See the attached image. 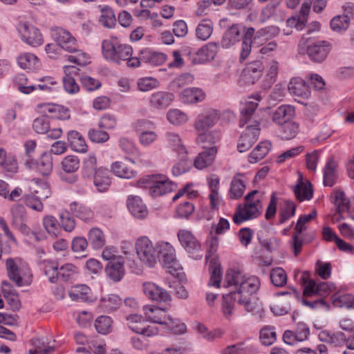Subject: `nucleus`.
<instances>
[{
  "label": "nucleus",
  "mask_w": 354,
  "mask_h": 354,
  "mask_svg": "<svg viewBox=\"0 0 354 354\" xmlns=\"http://www.w3.org/2000/svg\"><path fill=\"white\" fill-rule=\"evenodd\" d=\"M223 287L233 290L237 304L249 313H253L258 308L257 301L252 295L260 287L259 278L244 273L239 269L230 268L225 273Z\"/></svg>",
  "instance_id": "1"
},
{
  "label": "nucleus",
  "mask_w": 354,
  "mask_h": 354,
  "mask_svg": "<svg viewBox=\"0 0 354 354\" xmlns=\"http://www.w3.org/2000/svg\"><path fill=\"white\" fill-rule=\"evenodd\" d=\"M258 103L247 102L241 111L240 127L247 124L246 129L240 137L237 149L241 153L245 152L257 142L260 133L259 124L257 120L252 121V116L257 108Z\"/></svg>",
  "instance_id": "2"
},
{
  "label": "nucleus",
  "mask_w": 354,
  "mask_h": 354,
  "mask_svg": "<svg viewBox=\"0 0 354 354\" xmlns=\"http://www.w3.org/2000/svg\"><path fill=\"white\" fill-rule=\"evenodd\" d=\"M51 36L61 48L69 53H77L76 55H69V62L79 66H84L89 62V57L78 50L76 39L68 30L61 27H54L51 28Z\"/></svg>",
  "instance_id": "3"
},
{
  "label": "nucleus",
  "mask_w": 354,
  "mask_h": 354,
  "mask_svg": "<svg viewBox=\"0 0 354 354\" xmlns=\"http://www.w3.org/2000/svg\"><path fill=\"white\" fill-rule=\"evenodd\" d=\"M145 315L151 322L165 325L174 334H183L186 332L187 327L184 323L177 319L172 318L167 314L165 309L156 306H145Z\"/></svg>",
  "instance_id": "4"
},
{
  "label": "nucleus",
  "mask_w": 354,
  "mask_h": 354,
  "mask_svg": "<svg viewBox=\"0 0 354 354\" xmlns=\"http://www.w3.org/2000/svg\"><path fill=\"white\" fill-rule=\"evenodd\" d=\"M257 190H253L245 197V203L243 206L239 205L233 216V221L236 225L259 216L262 211V205L259 199H254Z\"/></svg>",
  "instance_id": "5"
},
{
  "label": "nucleus",
  "mask_w": 354,
  "mask_h": 354,
  "mask_svg": "<svg viewBox=\"0 0 354 354\" xmlns=\"http://www.w3.org/2000/svg\"><path fill=\"white\" fill-rule=\"evenodd\" d=\"M102 52L105 59L120 64L122 61L129 62L133 57L132 47L120 44L116 39H105L102 44Z\"/></svg>",
  "instance_id": "6"
},
{
  "label": "nucleus",
  "mask_w": 354,
  "mask_h": 354,
  "mask_svg": "<svg viewBox=\"0 0 354 354\" xmlns=\"http://www.w3.org/2000/svg\"><path fill=\"white\" fill-rule=\"evenodd\" d=\"M137 185L140 187H148L149 194L152 197L160 196L173 192L177 188L176 184L165 177L157 176H145L139 179Z\"/></svg>",
  "instance_id": "7"
},
{
  "label": "nucleus",
  "mask_w": 354,
  "mask_h": 354,
  "mask_svg": "<svg viewBox=\"0 0 354 354\" xmlns=\"http://www.w3.org/2000/svg\"><path fill=\"white\" fill-rule=\"evenodd\" d=\"M6 266L9 279L17 287L28 286L31 284L32 274L27 265H18L12 259H8Z\"/></svg>",
  "instance_id": "8"
},
{
  "label": "nucleus",
  "mask_w": 354,
  "mask_h": 354,
  "mask_svg": "<svg viewBox=\"0 0 354 354\" xmlns=\"http://www.w3.org/2000/svg\"><path fill=\"white\" fill-rule=\"evenodd\" d=\"M301 279L304 286V296L305 297L318 295L321 298H324L335 289V286L333 283L320 282L317 283L314 279H309V273L307 272H303Z\"/></svg>",
  "instance_id": "9"
},
{
  "label": "nucleus",
  "mask_w": 354,
  "mask_h": 354,
  "mask_svg": "<svg viewBox=\"0 0 354 354\" xmlns=\"http://www.w3.org/2000/svg\"><path fill=\"white\" fill-rule=\"evenodd\" d=\"M136 250L138 259L145 266L153 268L156 264V243L147 236H141L136 242Z\"/></svg>",
  "instance_id": "10"
},
{
  "label": "nucleus",
  "mask_w": 354,
  "mask_h": 354,
  "mask_svg": "<svg viewBox=\"0 0 354 354\" xmlns=\"http://www.w3.org/2000/svg\"><path fill=\"white\" fill-rule=\"evenodd\" d=\"M167 60V55L163 53L153 51L149 48H145L140 51L138 57H132L128 62V66L137 67L141 62L156 66L164 64Z\"/></svg>",
  "instance_id": "11"
},
{
  "label": "nucleus",
  "mask_w": 354,
  "mask_h": 354,
  "mask_svg": "<svg viewBox=\"0 0 354 354\" xmlns=\"http://www.w3.org/2000/svg\"><path fill=\"white\" fill-rule=\"evenodd\" d=\"M37 188L28 194L24 196L25 204L32 209L41 212L44 209L42 199L47 198L50 195L49 185L46 183L37 185Z\"/></svg>",
  "instance_id": "12"
},
{
  "label": "nucleus",
  "mask_w": 354,
  "mask_h": 354,
  "mask_svg": "<svg viewBox=\"0 0 354 354\" xmlns=\"http://www.w3.org/2000/svg\"><path fill=\"white\" fill-rule=\"evenodd\" d=\"M177 236L181 245L194 258L201 259L203 257L201 244L190 231L180 230Z\"/></svg>",
  "instance_id": "13"
},
{
  "label": "nucleus",
  "mask_w": 354,
  "mask_h": 354,
  "mask_svg": "<svg viewBox=\"0 0 354 354\" xmlns=\"http://www.w3.org/2000/svg\"><path fill=\"white\" fill-rule=\"evenodd\" d=\"M18 30L21 39L33 47L39 46L44 39L39 30L28 22H21L19 24Z\"/></svg>",
  "instance_id": "14"
},
{
  "label": "nucleus",
  "mask_w": 354,
  "mask_h": 354,
  "mask_svg": "<svg viewBox=\"0 0 354 354\" xmlns=\"http://www.w3.org/2000/svg\"><path fill=\"white\" fill-rule=\"evenodd\" d=\"M156 252V261L162 262L164 267L171 268L176 263L175 249L169 242L158 241Z\"/></svg>",
  "instance_id": "15"
},
{
  "label": "nucleus",
  "mask_w": 354,
  "mask_h": 354,
  "mask_svg": "<svg viewBox=\"0 0 354 354\" xmlns=\"http://www.w3.org/2000/svg\"><path fill=\"white\" fill-rule=\"evenodd\" d=\"M220 113L216 109H209L199 114L195 120L194 127L198 132L209 131L219 120Z\"/></svg>",
  "instance_id": "16"
},
{
  "label": "nucleus",
  "mask_w": 354,
  "mask_h": 354,
  "mask_svg": "<svg viewBox=\"0 0 354 354\" xmlns=\"http://www.w3.org/2000/svg\"><path fill=\"white\" fill-rule=\"evenodd\" d=\"M142 290L146 297L158 303H167L171 301V296L167 290L153 282H145Z\"/></svg>",
  "instance_id": "17"
},
{
  "label": "nucleus",
  "mask_w": 354,
  "mask_h": 354,
  "mask_svg": "<svg viewBox=\"0 0 354 354\" xmlns=\"http://www.w3.org/2000/svg\"><path fill=\"white\" fill-rule=\"evenodd\" d=\"M331 50V45L326 41H319L308 45L307 54L314 62L320 63L327 57Z\"/></svg>",
  "instance_id": "18"
},
{
  "label": "nucleus",
  "mask_w": 354,
  "mask_h": 354,
  "mask_svg": "<svg viewBox=\"0 0 354 354\" xmlns=\"http://www.w3.org/2000/svg\"><path fill=\"white\" fill-rule=\"evenodd\" d=\"M289 93L295 97V100L302 103V100L308 99L310 95V90L308 85L301 77H293L290 80L288 86Z\"/></svg>",
  "instance_id": "19"
},
{
  "label": "nucleus",
  "mask_w": 354,
  "mask_h": 354,
  "mask_svg": "<svg viewBox=\"0 0 354 354\" xmlns=\"http://www.w3.org/2000/svg\"><path fill=\"white\" fill-rule=\"evenodd\" d=\"M263 66L261 61H254L249 64L243 69L241 81L245 84H254L262 75Z\"/></svg>",
  "instance_id": "20"
},
{
  "label": "nucleus",
  "mask_w": 354,
  "mask_h": 354,
  "mask_svg": "<svg viewBox=\"0 0 354 354\" xmlns=\"http://www.w3.org/2000/svg\"><path fill=\"white\" fill-rule=\"evenodd\" d=\"M312 0H304L299 15L292 16L286 21L287 26L295 28L297 30H302L307 22V16L310 10Z\"/></svg>",
  "instance_id": "21"
},
{
  "label": "nucleus",
  "mask_w": 354,
  "mask_h": 354,
  "mask_svg": "<svg viewBox=\"0 0 354 354\" xmlns=\"http://www.w3.org/2000/svg\"><path fill=\"white\" fill-rule=\"evenodd\" d=\"M124 260L122 256L113 259L109 261L106 266V272L110 279L115 281L122 279L124 274Z\"/></svg>",
  "instance_id": "22"
},
{
  "label": "nucleus",
  "mask_w": 354,
  "mask_h": 354,
  "mask_svg": "<svg viewBox=\"0 0 354 354\" xmlns=\"http://www.w3.org/2000/svg\"><path fill=\"white\" fill-rule=\"evenodd\" d=\"M243 27L240 24L232 25L223 35L221 45L223 48H229L241 38Z\"/></svg>",
  "instance_id": "23"
},
{
  "label": "nucleus",
  "mask_w": 354,
  "mask_h": 354,
  "mask_svg": "<svg viewBox=\"0 0 354 354\" xmlns=\"http://www.w3.org/2000/svg\"><path fill=\"white\" fill-rule=\"evenodd\" d=\"M295 112L294 106L288 104L281 105L273 112L272 120L279 127L291 120L295 115Z\"/></svg>",
  "instance_id": "24"
},
{
  "label": "nucleus",
  "mask_w": 354,
  "mask_h": 354,
  "mask_svg": "<svg viewBox=\"0 0 354 354\" xmlns=\"http://www.w3.org/2000/svg\"><path fill=\"white\" fill-rule=\"evenodd\" d=\"M323 183L324 186L333 187L337 179V162L333 157L328 158L324 167Z\"/></svg>",
  "instance_id": "25"
},
{
  "label": "nucleus",
  "mask_w": 354,
  "mask_h": 354,
  "mask_svg": "<svg viewBox=\"0 0 354 354\" xmlns=\"http://www.w3.org/2000/svg\"><path fill=\"white\" fill-rule=\"evenodd\" d=\"M127 205L131 214L136 218H144L148 214L146 205L138 196H129Z\"/></svg>",
  "instance_id": "26"
},
{
  "label": "nucleus",
  "mask_w": 354,
  "mask_h": 354,
  "mask_svg": "<svg viewBox=\"0 0 354 354\" xmlns=\"http://www.w3.org/2000/svg\"><path fill=\"white\" fill-rule=\"evenodd\" d=\"M90 180H93L94 185L100 192L106 191L111 183L109 169L103 167H99L98 171Z\"/></svg>",
  "instance_id": "27"
},
{
  "label": "nucleus",
  "mask_w": 354,
  "mask_h": 354,
  "mask_svg": "<svg viewBox=\"0 0 354 354\" xmlns=\"http://www.w3.org/2000/svg\"><path fill=\"white\" fill-rule=\"evenodd\" d=\"M205 93L201 88L191 87L184 89L180 94V100L185 104H195L202 102Z\"/></svg>",
  "instance_id": "28"
},
{
  "label": "nucleus",
  "mask_w": 354,
  "mask_h": 354,
  "mask_svg": "<svg viewBox=\"0 0 354 354\" xmlns=\"http://www.w3.org/2000/svg\"><path fill=\"white\" fill-rule=\"evenodd\" d=\"M220 140V134L215 131L198 132L196 143L205 150L216 147L214 144Z\"/></svg>",
  "instance_id": "29"
},
{
  "label": "nucleus",
  "mask_w": 354,
  "mask_h": 354,
  "mask_svg": "<svg viewBox=\"0 0 354 354\" xmlns=\"http://www.w3.org/2000/svg\"><path fill=\"white\" fill-rule=\"evenodd\" d=\"M293 191L299 201H309L313 196L312 184L309 181L304 182L301 177L298 179L297 183L293 187Z\"/></svg>",
  "instance_id": "30"
},
{
  "label": "nucleus",
  "mask_w": 354,
  "mask_h": 354,
  "mask_svg": "<svg viewBox=\"0 0 354 354\" xmlns=\"http://www.w3.org/2000/svg\"><path fill=\"white\" fill-rule=\"evenodd\" d=\"M217 153V148L212 147L198 153L192 165L198 169H203L214 162Z\"/></svg>",
  "instance_id": "31"
},
{
  "label": "nucleus",
  "mask_w": 354,
  "mask_h": 354,
  "mask_svg": "<svg viewBox=\"0 0 354 354\" xmlns=\"http://www.w3.org/2000/svg\"><path fill=\"white\" fill-rule=\"evenodd\" d=\"M69 296L75 301H91L92 292L91 288L85 284L74 286L69 291Z\"/></svg>",
  "instance_id": "32"
},
{
  "label": "nucleus",
  "mask_w": 354,
  "mask_h": 354,
  "mask_svg": "<svg viewBox=\"0 0 354 354\" xmlns=\"http://www.w3.org/2000/svg\"><path fill=\"white\" fill-rule=\"evenodd\" d=\"M174 99V95L171 93L158 91L151 95L150 104L156 109H165L169 106Z\"/></svg>",
  "instance_id": "33"
},
{
  "label": "nucleus",
  "mask_w": 354,
  "mask_h": 354,
  "mask_svg": "<svg viewBox=\"0 0 354 354\" xmlns=\"http://www.w3.org/2000/svg\"><path fill=\"white\" fill-rule=\"evenodd\" d=\"M333 202L337 207L339 217L342 218L341 214L342 213H349V210H351L353 205V201L350 202L343 191L335 190L333 192Z\"/></svg>",
  "instance_id": "34"
},
{
  "label": "nucleus",
  "mask_w": 354,
  "mask_h": 354,
  "mask_svg": "<svg viewBox=\"0 0 354 354\" xmlns=\"http://www.w3.org/2000/svg\"><path fill=\"white\" fill-rule=\"evenodd\" d=\"M67 139L71 149L75 151L85 153L88 146L84 137L77 131H70L67 133Z\"/></svg>",
  "instance_id": "35"
},
{
  "label": "nucleus",
  "mask_w": 354,
  "mask_h": 354,
  "mask_svg": "<svg viewBox=\"0 0 354 354\" xmlns=\"http://www.w3.org/2000/svg\"><path fill=\"white\" fill-rule=\"evenodd\" d=\"M112 172L118 177L131 179L136 176L137 171L122 161H116L111 165Z\"/></svg>",
  "instance_id": "36"
},
{
  "label": "nucleus",
  "mask_w": 354,
  "mask_h": 354,
  "mask_svg": "<svg viewBox=\"0 0 354 354\" xmlns=\"http://www.w3.org/2000/svg\"><path fill=\"white\" fill-rule=\"evenodd\" d=\"M299 131V125L297 122L290 120L279 127V136L283 140H291L296 137Z\"/></svg>",
  "instance_id": "37"
},
{
  "label": "nucleus",
  "mask_w": 354,
  "mask_h": 354,
  "mask_svg": "<svg viewBox=\"0 0 354 354\" xmlns=\"http://www.w3.org/2000/svg\"><path fill=\"white\" fill-rule=\"evenodd\" d=\"M97 158L94 154H88L83 160L82 174L85 178L90 179L98 171Z\"/></svg>",
  "instance_id": "38"
},
{
  "label": "nucleus",
  "mask_w": 354,
  "mask_h": 354,
  "mask_svg": "<svg viewBox=\"0 0 354 354\" xmlns=\"http://www.w3.org/2000/svg\"><path fill=\"white\" fill-rule=\"evenodd\" d=\"M70 212L73 216L86 222L89 221L94 216L93 211L89 207L77 202L70 205Z\"/></svg>",
  "instance_id": "39"
},
{
  "label": "nucleus",
  "mask_w": 354,
  "mask_h": 354,
  "mask_svg": "<svg viewBox=\"0 0 354 354\" xmlns=\"http://www.w3.org/2000/svg\"><path fill=\"white\" fill-rule=\"evenodd\" d=\"M213 30L214 24L212 21L209 19H204L196 26V36L199 40L206 41L211 37Z\"/></svg>",
  "instance_id": "40"
},
{
  "label": "nucleus",
  "mask_w": 354,
  "mask_h": 354,
  "mask_svg": "<svg viewBox=\"0 0 354 354\" xmlns=\"http://www.w3.org/2000/svg\"><path fill=\"white\" fill-rule=\"evenodd\" d=\"M243 177V176L242 174H237L233 178L229 192L230 198L236 200L243 196L245 188V185L242 179Z\"/></svg>",
  "instance_id": "41"
},
{
  "label": "nucleus",
  "mask_w": 354,
  "mask_h": 354,
  "mask_svg": "<svg viewBox=\"0 0 354 354\" xmlns=\"http://www.w3.org/2000/svg\"><path fill=\"white\" fill-rule=\"evenodd\" d=\"M36 167L41 175L48 176L53 170V156L51 153H43L37 162Z\"/></svg>",
  "instance_id": "42"
},
{
  "label": "nucleus",
  "mask_w": 354,
  "mask_h": 354,
  "mask_svg": "<svg viewBox=\"0 0 354 354\" xmlns=\"http://www.w3.org/2000/svg\"><path fill=\"white\" fill-rule=\"evenodd\" d=\"M237 303V299L233 290H230L229 293L224 294L223 296L222 312L227 319H230L234 310V304Z\"/></svg>",
  "instance_id": "43"
},
{
  "label": "nucleus",
  "mask_w": 354,
  "mask_h": 354,
  "mask_svg": "<svg viewBox=\"0 0 354 354\" xmlns=\"http://www.w3.org/2000/svg\"><path fill=\"white\" fill-rule=\"evenodd\" d=\"M88 239V241L95 250L101 249L106 244L104 234L98 227H93L89 230Z\"/></svg>",
  "instance_id": "44"
},
{
  "label": "nucleus",
  "mask_w": 354,
  "mask_h": 354,
  "mask_svg": "<svg viewBox=\"0 0 354 354\" xmlns=\"http://www.w3.org/2000/svg\"><path fill=\"white\" fill-rule=\"evenodd\" d=\"M271 143L269 142H260L251 152L248 157L250 163H256L263 159L269 152Z\"/></svg>",
  "instance_id": "45"
},
{
  "label": "nucleus",
  "mask_w": 354,
  "mask_h": 354,
  "mask_svg": "<svg viewBox=\"0 0 354 354\" xmlns=\"http://www.w3.org/2000/svg\"><path fill=\"white\" fill-rule=\"evenodd\" d=\"M166 137L169 147L178 154V156H185L187 154V151L182 143V140L178 134L172 132H168L166 134Z\"/></svg>",
  "instance_id": "46"
},
{
  "label": "nucleus",
  "mask_w": 354,
  "mask_h": 354,
  "mask_svg": "<svg viewBox=\"0 0 354 354\" xmlns=\"http://www.w3.org/2000/svg\"><path fill=\"white\" fill-rule=\"evenodd\" d=\"M296 211L295 204L289 200L283 202L279 212V223L283 224L294 216Z\"/></svg>",
  "instance_id": "47"
},
{
  "label": "nucleus",
  "mask_w": 354,
  "mask_h": 354,
  "mask_svg": "<svg viewBox=\"0 0 354 354\" xmlns=\"http://www.w3.org/2000/svg\"><path fill=\"white\" fill-rule=\"evenodd\" d=\"M122 299L117 295L111 294L103 297L100 300V306L106 311H112L119 308Z\"/></svg>",
  "instance_id": "48"
},
{
  "label": "nucleus",
  "mask_w": 354,
  "mask_h": 354,
  "mask_svg": "<svg viewBox=\"0 0 354 354\" xmlns=\"http://www.w3.org/2000/svg\"><path fill=\"white\" fill-rule=\"evenodd\" d=\"M43 270L46 276L51 283H55L59 279L58 264L56 262L50 261H44Z\"/></svg>",
  "instance_id": "49"
},
{
  "label": "nucleus",
  "mask_w": 354,
  "mask_h": 354,
  "mask_svg": "<svg viewBox=\"0 0 354 354\" xmlns=\"http://www.w3.org/2000/svg\"><path fill=\"white\" fill-rule=\"evenodd\" d=\"M180 160L172 167V174L175 176L182 175L190 170L192 166V161L187 158V155L178 156Z\"/></svg>",
  "instance_id": "50"
},
{
  "label": "nucleus",
  "mask_w": 354,
  "mask_h": 354,
  "mask_svg": "<svg viewBox=\"0 0 354 354\" xmlns=\"http://www.w3.org/2000/svg\"><path fill=\"white\" fill-rule=\"evenodd\" d=\"M219 46L217 42H208L198 50V54L206 60H213L218 52Z\"/></svg>",
  "instance_id": "51"
},
{
  "label": "nucleus",
  "mask_w": 354,
  "mask_h": 354,
  "mask_svg": "<svg viewBox=\"0 0 354 354\" xmlns=\"http://www.w3.org/2000/svg\"><path fill=\"white\" fill-rule=\"evenodd\" d=\"M272 283L276 287H283L287 283V274L281 268H273L270 274Z\"/></svg>",
  "instance_id": "52"
},
{
  "label": "nucleus",
  "mask_w": 354,
  "mask_h": 354,
  "mask_svg": "<svg viewBox=\"0 0 354 354\" xmlns=\"http://www.w3.org/2000/svg\"><path fill=\"white\" fill-rule=\"evenodd\" d=\"M100 22L107 28H112L115 25L116 19L115 14L109 6H104L101 9Z\"/></svg>",
  "instance_id": "53"
},
{
  "label": "nucleus",
  "mask_w": 354,
  "mask_h": 354,
  "mask_svg": "<svg viewBox=\"0 0 354 354\" xmlns=\"http://www.w3.org/2000/svg\"><path fill=\"white\" fill-rule=\"evenodd\" d=\"M350 24V19L347 15H338L330 21V27L335 32L346 30Z\"/></svg>",
  "instance_id": "54"
},
{
  "label": "nucleus",
  "mask_w": 354,
  "mask_h": 354,
  "mask_svg": "<svg viewBox=\"0 0 354 354\" xmlns=\"http://www.w3.org/2000/svg\"><path fill=\"white\" fill-rule=\"evenodd\" d=\"M259 339L262 344L265 346L272 345L277 339L274 328L272 326L263 327L260 331Z\"/></svg>",
  "instance_id": "55"
},
{
  "label": "nucleus",
  "mask_w": 354,
  "mask_h": 354,
  "mask_svg": "<svg viewBox=\"0 0 354 354\" xmlns=\"http://www.w3.org/2000/svg\"><path fill=\"white\" fill-rule=\"evenodd\" d=\"M32 344L35 346V351H30V354H49L54 351L53 346H49L43 338H35L32 340Z\"/></svg>",
  "instance_id": "56"
},
{
  "label": "nucleus",
  "mask_w": 354,
  "mask_h": 354,
  "mask_svg": "<svg viewBox=\"0 0 354 354\" xmlns=\"http://www.w3.org/2000/svg\"><path fill=\"white\" fill-rule=\"evenodd\" d=\"M167 118L169 122L174 125H181L188 120L187 115L179 109L169 110Z\"/></svg>",
  "instance_id": "57"
},
{
  "label": "nucleus",
  "mask_w": 354,
  "mask_h": 354,
  "mask_svg": "<svg viewBox=\"0 0 354 354\" xmlns=\"http://www.w3.org/2000/svg\"><path fill=\"white\" fill-rule=\"evenodd\" d=\"M62 166L64 171L74 173L80 167V159L76 156H67L62 161Z\"/></svg>",
  "instance_id": "58"
},
{
  "label": "nucleus",
  "mask_w": 354,
  "mask_h": 354,
  "mask_svg": "<svg viewBox=\"0 0 354 354\" xmlns=\"http://www.w3.org/2000/svg\"><path fill=\"white\" fill-rule=\"evenodd\" d=\"M33 130L40 134L48 132L50 129V122L48 115H41L34 120L32 122Z\"/></svg>",
  "instance_id": "59"
},
{
  "label": "nucleus",
  "mask_w": 354,
  "mask_h": 354,
  "mask_svg": "<svg viewBox=\"0 0 354 354\" xmlns=\"http://www.w3.org/2000/svg\"><path fill=\"white\" fill-rule=\"evenodd\" d=\"M76 274V267L71 263H66L59 269V278L64 281H68L73 279Z\"/></svg>",
  "instance_id": "60"
},
{
  "label": "nucleus",
  "mask_w": 354,
  "mask_h": 354,
  "mask_svg": "<svg viewBox=\"0 0 354 354\" xmlns=\"http://www.w3.org/2000/svg\"><path fill=\"white\" fill-rule=\"evenodd\" d=\"M111 323L110 317L102 315L96 319L95 326L98 333L106 334L111 330Z\"/></svg>",
  "instance_id": "61"
},
{
  "label": "nucleus",
  "mask_w": 354,
  "mask_h": 354,
  "mask_svg": "<svg viewBox=\"0 0 354 354\" xmlns=\"http://www.w3.org/2000/svg\"><path fill=\"white\" fill-rule=\"evenodd\" d=\"M37 62V57L32 53H26L20 55L17 58L19 66L24 69L30 68Z\"/></svg>",
  "instance_id": "62"
},
{
  "label": "nucleus",
  "mask_w": 354,
  "mask_h": 354,
  "mask_svg": "<svg viewBox=\"0 0 354 354\" xmlns=\"http://www.w3.org/2000/svg\"><path fill=\"white\" fill-rule=\"evenodd\" d=\"M194 80L193 75L189 73L183 74L176 78H175L170 83V88L172 91H177L180 88L185 86L186 84H190Z\"/></svg>",
  "instance_id": "63"
},
{
  "label": "nucleus",
  "mask_w": 354,
  "mask_h": 354,
  "mask_svg": "<svg viewBox=\"0 0 354 354\" xmlns=\"http://www.w3.org/2000/svg\"><path fill=\"white\" fill-rule=\"evenodd\" d=\"M71 212L63 211L60 214V223L63 229L68 232H72L75 227V219L71 216Z\"/></svg>",
  "instance_id": "64"
}]
</instances>
